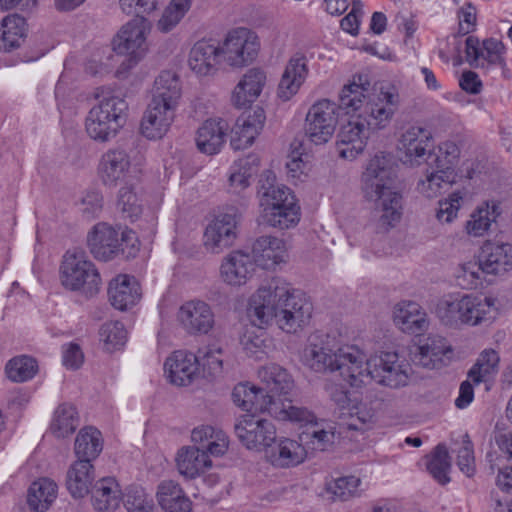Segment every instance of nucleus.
<instances>
[{"label": "nucleus", "mask_w": 512, "mask_h": 512, "mask_svg": "<svg viewBox=\"0 0 512 512\" xmlns=\"http://www.w3.org/2000/svg\"><path fill=\"white\" fill-rule=\"evenodd\" d=\"M259 375L267 386L264 394L272 395L275 403V396L287 395L294 387L291 375L278 364L272 363L263 367Z\"/></svg>", "instance_id": "nucleus-37"}, {"label": "nucleus", "mask_w": 512, "mask_h": 512, "mask_svg": "<svg viewBox=\"0 0 512 512\" xmlns=\"http://www.w3.org/2000/svg\"><path fill=\"white\" fill-rule=\"evenodd\" d=\"M86 131L90 138L107 142L114 138L123 126L112 120L110 114H105L102 109L93 106L86 118Z\"/></svg>", "instance_id": "nucleus-32"}, {"label": "nucleus", "mask_w": 512, "mask_h": 512, "mask_svg": "<svg viewBox=\"0 0 512 512\" xmlns=\"http://www.w3.org/2000/svg\"><path fill=\"white\" fill-rule=\"evenodd\" d=\"M238 439L248 449H264L276 440V429L273 423L266 419H258L254 415H244L234 426Z\"/></svg>", "instance_id": "nucleus-14"}, {"label": "nucleus", "mask_w": 512, "mask_h": 512, "mask_svg": "<svg viewBox=\"0 0 512 512\" xmlns=\"http://www.w3.org/2000/svg\"><path fill=\"white\" fill-rule=\"evenodd\" d=\"M94 478V467L91 462L77 460L67 472V489L73 497L82 498L89 493Z\"/></svg>", "instance_id": "nucleus-35"}, {"label": "nucleus", "mask_w": 512, "mask_h": 512, "mask_svg": "<svg viewBox=\"0 0 512 512\" xmlns=\"http://www.w3.org/2000/svg\"><path fill=\"white\" fill-rule=\"evenodd\" d=\"M339 104L322 100L314 104L306 116L305 133L311 142L321 145L332 137L337 124Z\"/></svg>", "instance_id": "nucleus-13"}, {"label": "nucleus", "mask_w": 512, "mask_h": 512, "mask_svg": "<svg viewBox=\"0 0 512 512\" xmlns=\"http://www.w3.org/2000/svg\"><path fill=\"white\" fill-rule=\"evenodd\" d=\"M221 54V47L207 41H198L189 53L188 64L192 71L200 76H207L216 71Z\"/></svg>", "instance_id": "nucleus-29"}, {"label": "nucleus", "mask_w": 512, "mask_h": 512, "mask_svg": "<svg viewBox=\"0 0 512 512\" xmlns=\"http://www.w3.org/2000/svg\"><path fill=\"white\" fill-rule=\"evenodd\" d=\"M450 466V457L447 447L444 444H438L434 449L432 458L427 463L429 473L436 481L445 485L450 481L448 477Z\"/></svg>", "instance_id": "nucleus-49"}, {"label": "nucleus", "mask_w": 512, "mask_h": 512, "mask_svg": "<svg viewBox=\"0 0 512 512\" xmlns=\"http://www.w3.org/2000/svg\"><path fill=\"white\" fill-rule=\"evenodd\" d=\"M363 198L372 203L379 214V223L386 229L400 222L403 197L397 188V171L389 154H376L361 175Z\"/></svg>", "instance_id": "nucleus-2"}, {"label": "nucleus", "mask_w": 512, "mask_h": 512, "mask_svg": "<svg viewBox=\"0 0 512 512\" xmlns=\"http://www.w3.org/2000/svg\"><path fill=\"white\" fill-rule=\"evenodd\" d=\"M481 274H484V271L480 261L468 262L461 265L457 273V280L463 288L474 289L480 283Z\"/></svg>", "instance_id": "nucleus-55"}, {"label": "nucleus", "mask_w": 512, "mask_h": 512, "mask_svg": "<svg viewBox=\"0 0 512 512\" xmlns=\"http://www.w3.org/2000/svg\"><path fill=\"white\" fill-rule=\"evenodd\" d=\"M113 50L124 56L117 75L128 72L145 55L147 50L145 29L136 22H129L122 27L112 42Z\"/></svg>", "instance_id": "nucleus-11"}, {"label": "nucleus", "mask_w": 512, "mask_h": 512, "mask_svg": "<svg viewBox=\"0 0 512 512\" xmlns=\"http://www.w3.org/2000/svg\"><path fill=\"white\" fill-rule=\"evenodd\" d=\"M308 75L307 58L302 53L294 54L288 61L278 86V96L289 100L300 88Z\"/></svg>", "instance_id": "nucleus-25"}, {"label": "nucleus", "mask_w": 512, "mask_h": 512, "mask_svg": "<svg viewBox=\"0 0 512 512\" xmlns=\"http://www.w3.org/2000/svg\"><path fill=\"white\" fill-rule=\"evenodd\" d=\"M266 84V74L259 68L249 69L236 85L232 102L238 108L256 101Z\"/></svg>", "instance_id": "nucleus-26"}, {"label": "nucleus", "mask_w": 512, "mask_h": 512, "mask_svg": "<svg viewBox=\"0 0 512 512\" xmlns=\"http://www.w3.org/2000/svg\"><path fill=\"white\" fill-rule=\"evenodd\" d=\"M265 455L269 462L278 467H289L301 463L304 459V448L298 442L283 438L275 440Z\"/></svg>", "instance_id": "nucleus-31"}, {"label": "nucleus", "mask_w": 512, "mask_h": 512, "mask_svg": "<svg viewBox=\"0 0 512 512\" xmlns=\"http://www.w3.org/2000/svg\"><path fill=\"white\" fill-rule=\"evenodd\" d=\"M462 194L459 191L453 192L448 199L440 200L436 210V218L442 223H450L457 216L460 208Z\"/></svg>", "instance_id": "nucleus-56"}, {"label": "nucleus", "mask_w": 512, "mask_h": 512, "mask_svg": "<svg viewBox=\"0 0 512 512\" xmlns=\"http://www.w3.org/2000/svg\"><path fill=\"white\" fill-rule=\"evenodd\" d=\"M78 422L76 408L70 404H62L56 409L50 428L56 437L64 438L76 430Z\"/></svg>", "instance_id": "nucleus-44"}, {"label": "nucleus", "mask_w": 512, "mask_h": 512, "mask_svg": "<svg viewBox=\"0 0 512 512\" xmlns=\"http://www.w3.org/2000/svg\"><path fill=\"white\" fill-rule=\"evenodd\" d=\"M179 473L188 479H194L211 467L212 462L205 450L196 446L182 447L176 457Z\"/></svg>", "instance_id": "nucleus-30"}, {"label": "nucleus", "mask_w": 512, "mask_h": 512, "mask_svg": "<svg viewBox=\"0 0 512 512\" xmlns=\"http://www.w3.org/2000/svg\"><path fill=\"white\" fill-rule=\"evenodd\" d=\"M178 319L190 334H207L214 326V314L210 306L200 300L184 303L179 310Z\"/></svg>", "instance_id": "nucleus-19"}, {"label": "nucleus", "mask_w": 512, "mask_h": 512, "mask_svg": "<svg viewBox=\"0 0 512 512\" xmlns=\"http://www.w3.org/2000/svg\"><path fill=\"white\" fill-rule=\"evenodd\" d=\"M259 51V37L255 32L243 27L229 32L221 46L224 61L232 67L251 64L257 58Z\"/></svg>", "instance_id": "nucleus-12"}, {"label": "nucleus", "mask_w": 512, "mask_h": 512, "mask_svg": "<svg viewBox=\"0 0 512 512\" xmlns=\"http://www.w3.org/2000/svg\"><path fill=\"white\" fill-rule=\"evenodd\" d=\"M301 440L312 450L325 451L333 444L334 432L331 426L327 428L312 427L311 430L303 433Z\"/></svg>", "instance_id": "nucleus-53"}, {"label": "nucleus", "mask_w": 512, "mask_h": 512, "mask_svg": "<svg viewBox=\"0 0 512 512\" xmlns=\"http://www.w3.org/2000/svg\"><path fill=\"white\" fill-rule=\"evenodd\" d=\"M457 465L466 476L471 477L474 475L475 459L473 445L467 434L464 435L463 446L458 451Z\"/></svg>", "instance_id": "nucleus-59"}, {"label": "nucleus", "mask_w": 512, "mask_h": 512, "mask_svg": "<svg viewBox=\"0 0 512 512\" xmlns=\"http://www.w3.org/2000/svg\"><path fill=\"white\" fill-rule=\"evenodd\" d=\"M135 241L133 231H119L104 222L96 224L87 236L90 252L96 259L102 261H109L120 253L126 254L127 258L135 255Z\"/></svg>", "instance_id": "nucleus-9"}, {"label": "nucleus", "mask_w": 512, "mask_h": 512, "mask_svg": "<svg viewBox=\"0 0 512 512\" xmlns=\"http://www.w3.org/2000/svg\"><path fill=\"white\" fill-rule=\"evenodd\" d=\"M57 485L47 478L32 483L28 490L27 503L36 512L46 511L56 498Z\"/></svg>", "instance_id": "nucleus-42"}, {"label": "nucleus", "mask_w": 512, "mask_h": 512, "mask_svg": "<svg viewBox=\"0 0 512 512\" xmlns=\"http://www.w3.org/2000/svg\"><path fill=\"white\" fill-rule=\"evenodd\" d=\"M399 104L397 93L381 91L376 99L369 97L363 111L347 124L341 126L337 134L339 155L352 160L363 152L370 130L386 127Z\"/></svg>", "instance_id": "nucleus-3"}, {"label": "nucleus", "mask_w": 512, "mask_h": 512, "mask_svg": "<svg viewBox=\"0 0 512 512\" xmlns=\"http://www.w3.org/2000/svg\"><path fill=\"white\" fill-rule=\"evenodd\" d=\"M233 402L248 412L267 411L277 414V403L272 395H265L263 389L247 384H238L232 392Z\"/></svg>", "instance_id": "nucleus-21"}, {"label": "nucleus", "mask_w": 512, "mask_h": 512, "mask_svg": "<svg viewBox=\"0 0 512 512\" xmlns=\"http://www.w3.org/2000/svg\"><path fill=\"white\" fill-rule=\"evenodd\" d=\"M95 98L98 99V108L105 114L109 113L112 120L124 126L128 116V103L123 96L116 91L99 87L95 90Z\"/></svg>", "instance_id": "nucleus-40"}, {"label": "nucleus", "mask_w": 512, "mask_h": 512, "mask_svg": "<svg viewBox=\"0 0 512 512\" xmlns=\"http://www.w3.org/2000/svg\"><path fill=\"white\" fill-rule=\"evenodd\" d=\"M285 400L286 402L282 403V408L279 411L284 419L287 418L296 422H308L311 420L312 414L307 408L295 406L290 400Z\"/></svg>", "instance_id": "nucleus-64"}, {"label": "nucleus", "mask_w": 512, "mask_h": 512, "mask_svg": "<svg viewBox=\"0 0 512 512\" xmlns=\"http://www.w3.org/2000/svg\"><path fill=\"white\" fill-rule=\"evenodd\" d=\"M313 312L305 294L294 290L280 278L271 279L250 298L247 315L254 326L262 328L275 320L280 329L295 333L306 326Z\"/></svg>", "instance_id": "nucleus-1"}, {"label": "nucleus", "mask_w": 512, "mask_h": 512, "mask_svg": "<svg viewBox=\"0 0 512 512\" xmlns=\"http://www.w3.org/2000/svg\"><path fill=\"white\" fill-rule=\"evenodd\" d=\"M440 322L450 328L464 325L476 326L483 322H491L495 318L494 299H481L472 295L461 298L442 299L435 308Z\"/></svg>", "instance_id": "nucleus-7"}, {"label": "nucleus", "mask_w": 512, "mask_h": 512, "mask_svg": "<svg viewBox=\"0 0 512 512\" xmlns=\"http://www.w3.org/2000/svg\"><path fill=\"white\" fill-rule=\"evenodd\" d=\"M499 360V355L495 350L483 351L469 370L468 377L476 384L486 381L487 377L497 372Z\"/></svg>", "instance_id": "nucleus-47"}, {"label": "nucleus", "mask_w": 512, "mask_h": 512, "mask_svg": "<svg viewBox=\"0 0 512 512\" xmlns=\"http://www.w3.org/2000/svg\"><path fill=\"white\" fill-rule=\"evenodd\" d=\"M100 437V431L93 427H85L79 431L74 447L78 460L92 462L99 456L103 448Z\"/></svg>", "instance_id": "nucleus-41"}, {"label": "nucleus", "mask_w": 512, "mask_h": 512, "mask_svg": "<svg viewBox=\"0 0 512 512\" xmlns=\"http://www.w3.org/2000/svg\"><path fill=\"white\" fill-rule=\"evenodd\" d=\"M359 484L360 479L355 476L339 477L326 484V491L333 501H347L356 495Z\"/></svg>", "instance_id": "nucleus-50"}, {"label": "nucleus", "mask_w": 512, "mask_h": 512, "mask_svg": "<svg viewBox=\"0 0 512 512\" xmlns=\"http://www.w3.org/2000/svg\"><path fill=\"white\" fill-rule=\"evenodd\" d=\"M121 491L114 478L107 477L97 481L92 489V503L100 512H111L120 503Z\"/></svg>", "instance_id": "nucleus-38"}, {"label": "nucleus", "mask_w": 512, "mask_h": 512, "mask_svg": "<svg viewBox=\"0 0 512 512\" xmlns=\"http://www.w3.org/2000/svg\"><path fill=\"white\" fill-rule=\"evenodd\" d=\"M395 324L409 334H420L428 325L425 314L418 311V306L410 303L406 308H399L394 313Z\"/></svg>", "instance_id": "nucleus-43"}, {"label": "nucleus", "mask_w": 512, "mask_h": 512, "mask_svg": "<svg viewBox=\"0 0 512 512\" xmlns=\"http://www.w3.org/2000/svg\"><path fill=\"white\" fill-rule=\"evenodd\" d=\"M504 49L505 47L501 41L494 38L486 39L483 41L484 56L482 57L490 64L501 65L504 62L502 57Z\"/></svg>", "instance_id": "nucleus-63"}, {"label": "nucleus", "mask_w": 512, "mask_h": 512, "mask_svg": "<svg viewBox=\"0 0 512 512\" xmlns=\"http://www.w3.org/2000/svg\"><path fill=\"white\" fill-rule=\"evenodd\" d=\"M157 499L166 512H190L192 503L181 486L173 480H164L158 485Z\"/></svg>", "instance_id": "nucleus-34"}, {"label": "nucleus", "mask_w": 512, "mask_h": 512, "mask_svg": "<svg viewBox=\"0 0 512 512\" xmlns=\"http://www.w3.org/2000/svg\"><path fill=\"white\" fill-rule=\"evenodd\" d=\"M361 361H353L349 366L348 384L352 387H360L367 380H374L379 384L394 362H398V354L395 352H383L366 359L361 352Z\"/></svg>", "instance_id": "nucleus-15"}, {"label": "nucleus", "mask_w": 512, "mask_h": 512, "mask_svg": "<svg viewBox=\"0 0 512 512\" xmlns=\"http://www.w3.org/2000/svg\"><path fill=\"white\" fill-rule=\"evenodd\" d=\"M99 171L104 185L115 187L126 180L130 158L124 150H110L103 155Z\"/></svg>", "instance_id": "nucleus-24"}, {"label": "nucleus", "mask_w": 512, "mask_h": 512, "mask_svg": "<svg viewBox=\"0 0 512 512\" xmlns=\"http://www.w3.org/2000/svg\"><path fill=\"white\" fill-rule=\"evenodd\" d=\"M455 176L438 172L437 169L429 171L427 169L424 179H420L417 183V191L428 199H432L441 194L442 190L455 183Z\"/></svg>", "instance_id": "nucleus-45"}, {"label": "nucleus", "mask_w": 512, "mask_h": 512, "mask_svg": "<svg viewBox=\"0 0 512 512\" xmlns=\"http://www.w3.org/2000/svg\"><path fill=\"white\" fill-rule=\"evenodd\" d=\"M479 260L485 274L503 275L512 269V245L486 242Z\"/></svg>", "instance_id": "nucleus-23"}, {"label": "nucleus", "mask_w": 512, "mask_h": 512, "mask_svg": "<svg viewBox=\"0 0 512 512\" xmlns=\"http://www.w3.org/2000/svg\"><path fill=\"white\" fill-rule=\"evenodd\" d=\"M119 4L125 14L140 16L156 10L159 0H119Z\"/></svg>", "instance_id": "nucleus-61"}, {"label": "nucleus", "mask_w": 512, "mask_h": 512, "mask_svg": "<svg viewBox=\"0 0 512 512\" xmlns=\"http://www.w3.org/2000/svg\"><path fill=\"white\" fill-rule=\"evenodd\" d=\"M265 112L256 107L252 112L243 113L232 129L230 145L234 150H242L251 146L264 127Z\"/></svg>", "instance_id": "nucleus-18"}, {"label": "nucleus", "mask_w": 512, "mask_h": 512, "mask_svg": "<svg viewBox=\"0 0 512 512\" xmlns=\"http://www.w3.org/2000/svg\"><path fill=\"white\" fill-rule=\"evenodd\" d=\"M191 3V0H171L158 20V30L163 33L171 31L189 11Z\"/></svg>", "instance_id": "nucleus-48"}, {"label": "nucleus", "mask_w": 512, "mask_h": 512, "mask_svg": "<svg viewBox=\"0 0 512 512\" xmlns=\"http://www.w3.org/2000/svg\"><path fill=\"white\" fill-rule=\"evenodd\" d=\"M487 459L490 463V469L494 471L498 469L497 486L507 493L512 492V466L501 468L498 462L502 461V456H497L496 453L489 452Z\"/></svg>", "instance_id": "nucleus-60"}, {"label": "nucleus", "mask_w": 512, "mask_h": 512, "mask_svg": "<svg viewBox=\"0 0 512 512\" xmlns=\"http://www.w3.org/2000/svg\"><path fill=\"white\" fill-rule=\"evenodd\" d=\"M409 366L394 362L384 377L379 380V384L390 387L400 388L406 386L409 381Z\"/></svg>", "instance_id": "nucleus-57"}, {"label": "nucleus", "mask_w": 512, "mask_h": 512, "mask_svg": "<svg viewBox=\"0 0 512 512\" xmlns=\"http://www.w3.org/2000/svg\"><path fill=\"white\" fill-rule=\"evenodd\" d=\"M27 24L24 17L18 14L6 16L0 24V50L10 52L24 41Z\"/></svg>", "instance_id": "nucleus-36"}, {"label": "nucleus", "mask_w": 512, "mask_h": 512, "mask_svg": "<svg viewBox=\"0 0 512 512\" xmlns=\"http://www.w3.org/2000/svg\"><path fill=\"white\" fill-rule=\"evenodd\" d=\"M255 263L249 254L231 252L221 265V276L230 285H242L251 277Z\"/></svg>", "instance_id": "nucleus-27"}, {"label": "nucleus", "mask_w": 512, "mask_h": 512, "mask_svg": "<svg viewBox=\"0 0 512 512\" xmlns=\"http://www.w3.org/2000/svg\"><path fill=\"white\" fill-rule=\"evenodd\" d=\"M61 281L70 290H82L92 297L98 293L101 277L95 265L87 259L86 253L80 249L69 250L63 257L61 265Z\"/></svg>", "instance_id": "nucleus-10"}, {"label": "nucleus", "mask_w": 512, "mask_h": 512, "mask_svg": "<svg viewBox=\"0 0 512 512\" xmlns=\"http://www.w3.org/2000/svg\"><path fill=\"white\" fill-rule=\"evenodd\" d=\"M164 367L171 383L177 386H187L197 375L199 360L191 352L176 351L166 360Z\"/></svg>", "instance_id": "nucleus-22"}, {"label": "nucleus", "mask_w": 512, "mask_h": 512, "mask_svg": "<svg viewBox=\"0 0 512 512\" xmlns=\"http://www.w3.org/2000/svg\"><path fill=\"white\" fill-rule=\"evenodd\" d=\"M86 131L90 138L107 142L114 138L123 126L112 120L110 114H105L102 109L93 106L86 118Z\"/></svg>", "instance_id": "nucleus-33"}, {"label": "nucleus", "mask_w": 512, "mask_h": 512, "mask_svg": "<svg viewBox=\"0 0 512 512\" xmlns=\"http://www.w3.org/2000/svg\"><path fill=\"white\" fill-rule=\"evenodd\" d=\"M361 351L354 346L334 349L329 341L310 342L304 349V364L317 373L338 372V376L348 383L349 366L353 361H361Z\"/></svg>", "instance_id": "nucleus-8"}, {"label": "nucleus", "mask_w": 512, "mask_h": 512, "mask_svg": "<svg viewBox=\"0 0 512 512\" xmlns=\"http://www.w3.org/2000/svg\"><path fill=\"white\" fill-rule=\"evenodd\" d=\"M108 296L114 308L125 311L139 302L142 292L134 277L118 275L110 281Z\"/></svg>", "instance_id": "nucleus-20"}, {"label": "nucleus", "mask_w": 512, "mask_h": 512, "mask_svg": "<svg viewBox=\"0 0 512 512\" xmlns=\"http://www.w3.org/2000/svg\"><path fill=\"white\" fill-rule=\"evenodd\" d=\"M275 176L265 171L259 181L258 190L260 217L268 226L289 229L300 221V207L291 190L286 186H275Z\"/></svg>", "instance_id": "nucleus-6"}, {"label": "nucleus", "mask_w": 512, "mask_h": 512, "mask_svg": "<svg viewBox=\"0 0 512 512\" xmlns=\"http://www.w3.org/2000/svg\"><path fill=\"white\" fill-rule=\"evenodd\" d=\"M118 208L128 218H137L142 212V203L133 187H122L119 191Z\"/></svg>", "instance_id": "nucleus-54"}, {"label": "nucleus", "mask_w": 512, "mask_h": 512, "mask_svg": "<svg viewBox=\"0 0 512 512\" xmlns=\"http://www.w3.org/2000/svg\"><path fill=\"white\" fill-rule=\"evenodd\" d=\"M237 215L235 212L219 214L204 233V245L212 253L230 247L236 238Z\"/></svg>", "instance_id": "nucleus-17"}, {"label": "nucleus", "mask_w": 512, "mask_h": 512, "mask_svg": "<svg viewBox=\"0 0 512 512\" xmlns=\"http://www.w3.org/2000/svg\"><path fill=\"white\" fill-rule=\"evenodd\" d=\"M181 94L178 75L172 71H162L155 79L152 99L141 121V132L145 137L162 138L173 122Z\"/></svg>", "instance_id": "nucleus-4"}, {"label": "nucleus", "mask_w": 512, "mask_h": 512, "mask_svg": "<svg viewBox=\"0 0 512 512\" xmlns=\"http://www.w3.org/2000/svg\"><path fill=\"white\" fill-rule=\"evenodd\" d=\"M7 377L16 383L32 379L38 372L37 361L26 355L12 358L5 367Z\"/></svg>", "instance_id": "nucleus-46"}, {"label": "nucleus", "mask_w": 512, "mask_h": 512, "mask_svg": "<svg viewBox=\"0 0 512 512\" xmlns=\"http://www.w3.org/2000/svg\"><path fill=\"white\" fill-rule=\"evenodd\" d=\"M124 506L128 512H151L153 499L142 487L130 486L124 495Z\"/></svg>", "instance_id": "nucleus-51"}, {"label": "nucleus", "mask_w": 512, "mask_h": 512, "mask_svg": "<svg viewBox=\"0 0 512 512\" xmlns=\"http://www.w3.org/2000/svg\"><path fill=\"white\" fill-rule=\"evenodd\" d=\"M370 82L367 75L359 74L353 77V81L345 85L339 95V108L346 114L355 112L363 106L366 99L365 92H368Z\"/></svg>", "instance_id": "nucleus-39"}, {"label": "nucleus", "mask_w": 512, "mask_h": 512, "mask_svg": "<svg viewBox=\"0 0 512 512\" xmlns=\"http://www.w3.org/2000/svg\"><path fill=\"white\" fill-rule=\"evenodd\" d=\"M491 226V218L487 211H483V207L478 208L466 224L467 232L473 236L483 235Z\"/></svg>", "instance_id": "nucleus-62"}, {"label": "nucleus", "mask_w": 512, "mask_h": 512, "mask_svg": "<svg viewBox=\"0 0 512 512\" xmlns=\"http://www.w3.org/2000/svg\"><path fill=\"white\" fill-rule=\"evenodd\" d=\"M453 355L452 347L445 338L433 336L427 338L425 343L411 352V361L414 365L427 369H439L446 366Z\"/></svg>", "instance_id": "nucleus-16"}, {"label": "nucleus", "mask_w": 512, "mask_h": 512, "mask_svg": "<svg viewBox=\"0 0 512 512\" xmlns=\"http://www.w3.org/2000/svg\"><path fill=\"white\" fill-rule=\"evenodd\" d=\"M100 338L108 351L123 346L127 339V331L124 325L119 322H108L101 326Z\"/></svg>", "instance_id": "nucleus-52"}, {"label": "nucleus", "mask_w": 512, "mask_h": 512, "mask_svg": "<svg viewBox=\"0 0 512 512\" xmlns=\"http://www.w3.org/2000/svg\"><path fill=\"white\" fill-rule=\"evenodd\" d=\"M228 124L223 119L206 120L197 131V148L205 154L214 155L225 142Z\"/></svg>", "instance_id": "nucleus-28"}, {"label": "nucleus", "mask_w": 512, "mask_h": 512, "mask_svg": "<svg viewBox=\"0 0 512 512\" xmlns=\"http://www.w3.org/2000/svg\"><path fill=\"white\" fill-rule=\"evenodd\" d=\"M430 133L422 127H411L401 137V149L404 164L418 166L426 162L431 169L455 176L454 165L460 155V150L454 142H444L438 147L437 152H427L430 142Z\"/></svg>", "instance_id": "nucleus-5"}, {"label": "nucleus", "mask_w": 512, "mask_h": 512, "mask_svg": "<svg viewBox=\"0 0 512 512\" xmlns=\"http://www.w3.org/2000/svg\"><path fill=\"white\" fill-rule=\"evenodd\" d=\"M285 243L283 240L273 237L270 247L264 254H260V259L256 262L263 268H270L284 260Z\"/></svg>", "instance_id": "nucleus-58"}]
</instances>
